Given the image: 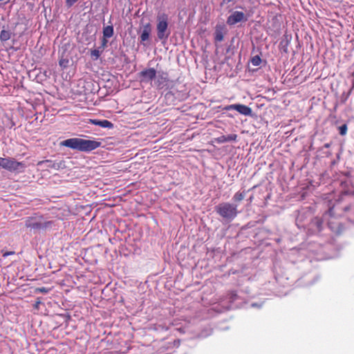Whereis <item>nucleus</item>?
I'll return each instance as SVG.
<instances>
[{"label":"nucleus","instance_id":"9b49d317","mask_svg":"<svg viewBox=\"0 0 354 354\" xmlns=\"http://www.w3.org/2000/svg\"><path fill=\"white\" fill-rule=\"evenodd\" d=\"M91 123L95 125L100 126L103 128H112L113 124L107 120H91Z\"/></svg>","mask_w":354,"mask_h":354},{"label":"nucleus","instance_id":"6ab92c4d","mask_svg":"<svg viewBox=\"0 0 354 354\" xmlns=\"http://www.w3.org/2000/svg\"><path fill=\"white\" fill-rule=\"evenodd\" d=\"M347 125L346 124H343L342 126H340L339 127V134L342 135V136H344L346 135V132H347Z\"/></svg>","mask_w":354,"mask_h":354},{"label":"nucleus","instance_id":"39448f33","mask_svg":"<svg viewBox=\"0 0 354 354\" xmlns=\"http://www.w3.org/2000/svg\"><path fill=\"white\" fill-rule=\"evenodd\" d=\"M224 111L236 110L240 114L243 115H250L252 114V109L245 104H234L225 106L223 108Z\"/></svg>","mask_w":354,"mask_h":354},{"label":"nucleus","instance_id":"f257e3e1","mask_svg":"<svg viewBox=\"0 0 354 354\" xmlns=\"http://www.w3.org/2000/svg\"><path fill=\"white\" fill-rule=\"evenodd\" d=\"M61 145L73 150L88 152L98 148L101 143L97 140L73 138L62 141Z\"/></svg>","mask_w":354,"mask_h":354},{"label":"nucleus","instance_id":"aec40b11","mask_svg":"<svg viewBox=\"0 0 354 354\" xmlns=\"http://www.w3.org/2000/svg\"><path fill=\"white\" fill-rule=\"evenodd\" d=\"M337 207V208H339V204L337 203L336 205L333 206V207H330L329 208L328 211L327 212L326 214H328L329 216H335V213L334 212V209Z\"/></svg>","mask_w":354,"mask_h":354},{"label":"nucleus","instance_id":"1a4fd4ad","mask_svg":"<svg viewBox=\"0 0 354 354\" xmlns=\"http://www.w3.org/2000/svg\"><path fill=\"white\" fill-rule=\"evenodd\" d=\"M244 18V14L242 12L236 11L232 13L227 19V23L230 25L235 24L241 21Z\"/></svg>","mask_w":354,"mask_h":354},{"label":"nucleus","instance_id":"6e6552de","mask_svg":"<svg viewBox=\"0 0 354 354\" xmlns=\"http://www.w3.org/2000/svg\"><path fill=\"white\" fill-rule=\"evenodd\" d=\"M151 32V26L149 23L145 24L143 27V30L140 36V43L145 46V42L149 39V35Z\"/></svg>","mask_w":354,"mask_h":354},{"label":"nucleus","instance_id":"20e7f679","mask_svg":"<svg viewBox=\"0 0 354 354\" xmlns=\"http://www.w3.org/2000/svg\"><path fill=\"white\" fill-rule=\"evenodd\" d=\"M167 16L165 14L158 17L157 35L160 40L167 39L169 35V32L167 31Z\"/></svg>","mask_w":354,"mask_h":354},{"label":"nucleus","instance_id":"7ed1b4c3","mask_svg":"<svg viewBox=\"0 0 354 354\" xmlns=\"http://www.w3.org/2000/svg\"><path fill=\"white\" fill-rule=\"evenodd\" d=\"M54 222L45 221L43 216L28 217L25 222V226L36 231L46 230L51 228Z\"/></svg>","mask_w":354,"mask_h":354},{"label":"nucleus","instance_id":"4468645a","mask_svg":"<svg viewBox=\"0 0 354 354\" xmlns=\"http://www.w3.org/2000/svg\"><path fill=\"white\" fill-rule=\"evenodd\" d=\"M290 39H291V36L290 35L285 34L283 35V39L281 41L280 45L281 46V47L283 48V49L285 52L287 51V47L290 44Z\"/></svg>","mask_w":354,"mask_h":354},{"label":"nucleus","instance_id":"2eb2a0df","mask_svg":"<svg viewBox=\"0 0 354 354\" xmlns=\"http://www.w3.org/2000/svg\"><path fill=\"white\" fill-rule=\"evenodd\" d=\"M11 33L8 30H2L0 32V39L2 41H6L10 39Z\"/></svg>","mask_w":354,"mask_h":354},{"label":"nucleus","instance_id":"ddd939ff","mask_svg":"<svg viewBox=\"0 0 354 354\" xmlns=\"http://www.w3.org/2000/svg\"><path fill=\"white\" fill-rule=\"evenodd\" d=\"M114 34L113 26H107L103 28V37L104 38H111Z\"/></svg>","mask_w":354,"mask_h":354},{"label":"nucleus","instance_id":"bb28decb","mask_svg":"<svg viewBox=\"0 0 354 354\" xmlns=\"http://www.w3.org/2000/svg\"><path fill=\"white\" fill-rule=\"evenodd\" d=\"M78 0H66V4L68 7L72 6Z\"/></svg>","mask_w":354,"mask_h":354},{"label":"nucleus","instance_id":"f8f14e48","mask_svg":"<svg viewBox=\"0 0 354 354\" xmlns=\"http://www.w3.org/2000/svg\"><path fill=\"white\" fill-rule=\"evenodd\" d=\"M224 39L223 28L221 26H216L214 32V40L216 42L222 41Z\"/></svg>","mask_w":354,"mask_h":354},{"label":"nucleus","instance_id":"a878e982","mask_svg":"<svg viewBox=\"0 0 354 354\" xmlns=\"http://www.w3.org/2000/svg\"><path fill=\"white\" fill-rule=\"evenodd\" d=\"M107 39H108V38H104V37H103V39H102V45H101V47H100V48H102V50H104V48L106 46V45H107V43H108V40H107Z\"/></svg>","mask_w":354,"mask_h":354},{"label":"nucleus","instance_id":"c85d7f7f","mask_svg":"<svg viewBox=\"0 0 354 354\" xmlns=\"http://www.w3.org/2000/svg\"><path fill=\"white\" fill-rule=\"evenodd\" d=\"M13 254H15L14 251L5 252L3 253V257H6L8 256L13 255Z\"/></svg>","mask_w":354,"mask_h":354},{"label":"nucleus","instance_id":"cd10ccee","mask_svg":"<svg viewBox=\"0 0 354 354\" xmlns=\"http://www.w3.org/2000/svg\"><path fill=\"white\" fill-rule=\"evenodd\" d=\"M68 61L67 59H60L59 60V65L61 66L65 67L66 64H68Z\"/></svg>","mask_w":354,"mask_h":354},{"label":"nucleus","instance_id":"4be33fe9","mask_svg":"<svg viewBox=\"0 0 354 354\" xmlns=\"http://www.w3.org/2000/svg\"><path fill=\"white\" fill-rule=\"evenodd\" d=\"M49 291V289L47 288H45V287H40V288H37L35 289V292H41V293H48Z\"/></svg>","mask_w":354,"mask_h":354},{"label":"nucleus","instance_id":"c756f323","mask_svg":"<svg viewBox=\"0 0 354 354\" xmlns=\"http://www.w3.org/2000/svg\"><path fill=\"white\" fill-rule=\"evenodd\" d=\"M41 304V301L40 300H37L35 304H34V308H36V309H38L39 307V305Z\"/></svg>","mask_w":354,"mask_h":354},{"label":"nucleus","instance_id":"412c9836","mask_svg":"<svg viewBox=\"0 0 354 354\" xmlns=\"http://www.w3.org/2000/svg\"><path fill=\"white\" fill-rule=\"evenodd\" d=\"M225 138H226V142L235 141L237 138V135L236 134H230L228 136H225Z\"/></svg>","mask_w":354,"mask_h":354},{"label":"nucleus","instance_id":"423d86ee","mask_svg":"<svg viewBox=\"0 0 354 354\" xmlns=\"http://www.w3.org/2000/svg\"><path fill=\"white\" fill-rule=\"evenodd\" d=\"M26 165L23 162H18L14 158H8V162L6 165V170L9 171H23Z\"/></svg>","mask_w":354,"mask_h":354},{"label":"nucleus","instance_id":"393cba45","mask_svg":"<svg viewBox=\"0 0 354 354\" xmlns=\"http://www.w3.org/2000/svg\"><path fill=\"white\" fill-rule=\"evenodd\" d=\"M216 141L218 142V143H223V142H226V138H225V136H221L217 138H216Z\"/></svg>","mask_w":354,"mask_h":354},{"label":"nucleus","instance_id":"0eeeda50","mask_svg":"<svg viewBox=\"0 0 354 354\" xmlns=\"http://www.w3.org/2000/svg\"><path fill=\"white\" fill-rule=\"evenodd\" d=\"M156 71L153 68H145L139 73L138 77L141 82H149L155 79Z\"/></svg>","mask_w":354,"mask_h":354},{"label":"nucleus","instance_id":"dca6fc26","mask_svg":"<svg viewBox=\"0 0 354 354\" xmlns=\"http://www.w3.org/2000/svg\"><path fill=\"white\" fill-rule=\"evenodd\" d=\"M245 196V192H237L233 196V201L236 203L240 202L243 200Z\"/></svg>","mask_w":354,"mask_h":354},{"label":"nucleus","instance_id":"7c9ffc66","mask_svg":"<svg viewBox=\"0 0 354 354\" xmlns=\"http://www.w3.org/2000/svg\"><path fill=\"white\" fill-rule=\"evenodd\" d=\"M342 209H343L344 211H347L348 209H350V207L348 206H346V207H342Z\"/></svg>","mask_w":354,"mask_h":354},{"label":"nucleus","instance_id":"a211bd4d","mask_svg":"<svg viewBox=\"0 0 354 354\" xmlns=\"http://www.w3.org/2000/svg\"><path fill=\"white\" fill-rule=\"evenodd\" d=\"M261 58L257 55V56H254L252 59V64L255 66H259L260 64H261Z\"/></svg>","mask_w":354,"mask_h":354},{"label":"nucleus","instance_id":"9d476101","mask_svg":"<svg viewBox=\"0 0 354 354\" xmlns=\"http://www.w3.org/2000/svg\"><path fill=\"white\" fill-rule=\"evenodd\" d=\"M43 164H46L48 168L59 169L61 167V163H57L52 161L51 160H41L37 162L38 166H41Z\"/></svg>","mask_w":354,"mask_h":354},{"label":"nucleus","instance_id":"f3484780","mask_svg":"<svg viewBox=\"0 0 354 354\" xmlns=\"http://www.w3.org/2000/svg\"><path fill=\"white\" fill-rule=\"evenodd\" d=\"M102 50L98 49H92L91 50V57L93 60H97L101 55L102 53Z\"/></svg>","mask_w":354,"mask_h":354},{"label":"nucleus","instance_id":"5701e85b","mask_svg":"<svg viewBox=\"0 0 354 354\" xmlns=\"http://www.w3.org/2000/svg\"><path fill=\"white\" fill-rule=\"evenodd\" d=\"M8 162V158H0V167L6 169V165Z\"/></svg>","mask_w":354,"mask_h":354},{"label":"nucleus","instance_id":"b1692460","mask_svg":"<svg viewBox=\"0 0 354 354\" xmlns=\"http://www.w3.org/2000/svg\"><path fill=\"white\" fill-rule=\"evenodd\" d=\"M322 223L323 222L321 219H318V218L315 219V225L317 227V228L319 229V230H322Z\"/></svg>","mask_w":354,"mask_h":354},{"label":"nucleus","instance_id":"473e14b6","mask_svg":"<svg viewBox=\"0 0 354 354\" xmlns=\"http://www.w3.org/2000/svg\"><path fill=\"white\" fill-rule=\"evenodd\" d=\"M250 201H252V196L250 197Z\"/></svg>","mask_w":354,"mask_h":354},{"label":"nucleus","instance_id":"f03ea898","mask_svg":"<svg viewBox=\"0 0 354 354\" xmlns=\"http://www.w3.org/2000/svg\"><path fill=\"white\" fill-rule=\"evenodd\" d=\"M236 204L225 202L216 205L215 211L225 221H232L239 213Z\"/></svg>","mask_w":354,"mask_h":354},{"label":"nucleus","instance_id":"2f4dec72","mask_svg":"<svg viewBox=\"0 0 354 354\" xmlns=\"http://www.w3.org/2000/svg\"><path fill=\"white\" fill-rule=\"evenodd\" d=\"M324 147H326V148L330 147V144H328V143L325 144Z\"/></svg>","mask_w":354,"mask_h":354}]
</instances>
